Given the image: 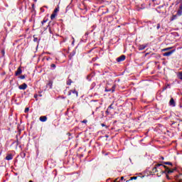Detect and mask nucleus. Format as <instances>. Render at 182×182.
Masks as SVG:
<instances>
[{"label": "nucleus", "instance_id": "nucleus-34", "mask_svg": "<svg viewBox=\"0 0 182 182\" xmlns=\"http://www.w3.org/2000/svg\"><path fill=\"white\" fill-rule=\"evenodd\" d=\"M38 97V95H34V98L36 99Z\"/></svg>", "mask_w": 182, "mask_h": 182}, {"label": "nucleus", "instance_id": "nucleus-42", "mask_svg": "<svg viewBox=\"0 0 182 182\" xmlns=\"http://www.w3.org/2000/svg\"><path fill=\"white\" fill-rule=\"evenodd\" d=\"M50 33H52V31L50 30Z\"/></svg>", "mask_w": 182, "mask_h": 182}, {"label": "nucleus", "instance_id": "nucleus-17", "mask_svg": "<svg viewBox=\"0 0 182 182\" xmlns=\"http://www.w3.org/2000/svg\"><path fill=\"white\" fill-rule=\"evenodd\" d=\"M164 164H166L168 166H173V164L171 162H164Z\"/></svg>", "mask_w": 182, "mask_h": 182}, {"label": "nucleus", "instance_id": "nucleus-29", "mask_svg": "<svg viewBox=\"0 0 182 182\" xmlns=\"http://www.w3.org/2000/svg\"><path fill=\"white\" fill-rule=\"evenodd\" d=\"M1 53H2L3 56H4L5 55V50H2Z\"/></svg>", "mask_w": 182, "mask_h": 182}, {"label": "nucleus", "instance_id": "nucleus-13", "mask_svg": "<svg viewBox=\"0 0 182 182\" xmlns=\"http://www.w3.org/2000/svg\"><path fill=\"white\" fill-rule=\"evenodd\" d=\"M177 16H178L177 14L172 16V17L171 18V21H175V19L177 18Z\"/></svg>", "mask_w": 182, "mask_h": 182}, {"label": "nucleus", "instance_id": "nucleus-18", "mask_svg": "<svg viewBox=\"0 0 182 182\" xmlns=\"http://www.w3.org/2000/svg\"><path fill=\"white\" fill-rule=\"evenodd\" d=\"M21 156L23 158H25L26 156V154H25V152H22V153L21 154Z\"/></svg>", "mask_w": 182, "mask_h": 182}, {"label": "nucleus", "instance_id": "nucleus-30", "mask_svg": "<svg viewBox=\"0 0 182 182\" xmlns=\"http://www.w3.org/2000/svg\"><path fill=\"white\" fill-rule=\"evenodd\" d=\"M105 113H107V114H109L110 112H109V108H107V109L106 110Z\"/></svg>", "mask_w": 182, "mask_h": 182}, {"label": "nucleus", "instance_id": "nucleus-40", "mask_svg": "<svg viewBox=\"0 0 182 182\" xmlns=\"http://www.w3.org/2000/svg\"><path fill=\"white\" fill-rule=\"evenodd\" d=\"M34 1V2H36L38 0H33Z\"/></svg>", "mask_w": 182, "mask_h": 182}, {"label": "nucleus", "instance_id": "nucleus-9", "mask_svg": "<svg viewBox=\"0 0 182 182\" xmlns=\"http://www.w3.org/2000/svg\"><path fill=\"white\" fill-rule=\"evenodd\" d=\"M147 48V45H141L139 46V50H144Z\"/></svg>", "mask_w": 182, "mask_h": 182}, {"label": "nucleus", "instance_id": "nucleus-27", "mask_svg": "<svg viewBox=\"0 0 182 182\" xmlns=\"http://www.w3.org/2000/svg\"><path fill=\"white\" fill-rule=\"evenodd\" d=\"M20 79H21V80L25 79V75H21V76H20Z\"/></svg>", "mask_w": 182, "mask_h": 182}, {"label": "nucleus", "instance_id": "nucleus-2", "mask_svg": "<svg viewBox=\"0 0 182 182\" xmlns=\"http://www.w3.org/2000/svg\"><path fill=\"white\" fill-rule=\"evenodd\" d=\"M28 87V85L26 83H23V85L18 86V89L20 90H25Z\"/></svg>", "mask_w": 182, "mask_h": 182}, {"label": "nucleus", "instance_id": "nucleus-23", "mask_svg": "<svg viewBox=\"0 0 182 182\" xmlns=\"http://www.w3.org/2000/svg\"><path fill=\"white\" fill-rule=\"evenodd\" d=\"M56 12H59V9L58 8H56L55 10H54V14H56Z\"/></svg>", "mask_w": 182, "mask_h": 182}, {"label": "nucleus", "instance_id": "nucleus-37", "mask_svg": "<svg viewBox=\"0 0 182 182\" xmlns=\"http://www.w3.org/2000/svg\"><path fill=\"white\" fill-rule=\"evenodd\" d=\"M112 92H114V87H112Z\"/></svg>", "mask_w": 182, "mask_h": 182}, {"label": "nucleus", "instance_id": "nucleus-6", "mask_svg": "<svg viewBox=\"0 0 182 182\" xmlns=\"http://www.w3.org/2000/svg\"><path fill=\"white\" fill-rule=\"evenodd\" d=\"M12 159H14V156H12V154H9L6 156V160H7L8 161H9L10 160H12Z\"/></svg>", "mask_w": 182, "mask_h": 182}, {"label": "nucleus", "instance_id": "nucleus-1", "mask_svg": "<svg viewBox=\"0 0 182 182\" xmlns=\"http://www.w3.org/2000/svg\"><path fill=\"white\" fill-rule=\"evenodd\" d=\"M164 167L165 168H166V173H168V174H171V173H174V171L176 170V168H174L173 169H170V168H167V166H164Z\"/></svg>", "mask_w": 182, "mask_h": 182}, {"label": "nucleus", "instance_id": "nucleus-41", "mask_svg": "<svg viewBox=\"0 0 182 182\" xmlns=\"http://www.w3.org/2000/svg\"><path fill=\"white\" fill-rule=\"evenodd\" d=\"M153 2L156 1V0H152Z\"/></svg>", "mask_w": 182, "mask_h": 182}, {"label": "nucleus", "instance_id": "nucleus-35", "mask_svg": "<svg viewBox=\"0 0 182 182\" xmlns=\"http://www.w3.org/2000/svg\"><path fill=\"white\" fill-rule=\"evenodd\" d=\"M101 126H102V127H106V125H105V124H102Z\"/></svg>", "mask_w": 182, "mask_h": 182}, {"label": "nucleus", "instance_id": "nucleus-21", "mask_svg": "<svg viewBox=\"0 0 182 182\" xmlns=\"http://www.w3.org/2000/svg\"><path fill=\"white\" fill-rule=\"evenodd\" d=\"M170 49H171V48H164L163 50L166 52V50H170Z\"/></svg>", "mask_w": 182, "mask_h": 182}, {"label": "nucleus", "instance_id": "nucleus-22", "mask_svg": "<svg viewBox=\"0 0 182 182\" xmlns=\"http://www.w3.org/2000/svg\"><path fill=\"white\" fill-rule=\"evenodd\" d=\"M108 109H114L113 107V104H111L109 107Z\"/></svg>", "mask_w": 182, "mask_h": 182}, {"label": "nucleus", "instance_id": "nucleus-20", "mask_svg": "<svg viewBox=\"0 0 182 182\" xmlns=\"http://www.w3.org/2000/svg\"><path fill=\"white\" fill-rule=\"evenodd\" d=\"M29 112V108L28 107H26L24 110V112L25 113H28Z\"/></svg>", "mask_w": 182, "mask_h": 182}, {"label": "nucleus", "instance_id": "nucleus-33", "mask_svg": "<svg viewBox=\"0 0 182 182\" xmlns=\"http://www.w3.org/2000/svg\"><path fill=\"white\" fill-rule=\"evenodd\" d=\"M72 90H70L69 92H68V96H70V95H72Z\"/></svg>", "mask_w": 182, "mask_h": 182}, {"label": "nucleus", "instance_id": "nucleus-5", "mask_svg": "<svg viewBox=\"0 0 182 182\" xmlns=\"http://www.w3.org/2000/svg\"><path fill=\"white\" fill-rule=\"evenodd\" d=\"M21 73H22V68H21V67H19L17 70L16 71V76H19V75H21Z\"/></svg>", "mask_w": 182, "mask_h": 182}, {"label": "nucleus", "instance_id": "nucleus-16", "mask_svg": "<svg viewBox=\"0 0 182 182\" xmlns=\"http://www.w3.org/2000/svg\"><path fill=\"white\" fill-rule=\"evenodd\" d=\"M67 85H68V86H70V85H72V80H68L67 81Z\"/></svg>", "mask_w": 182, "mask_h": 182}, {"label": "nucleus", "instance_id": "nucleus-8", "mask_svg": "<svg viewBox=\"0 0 182 182\" xmlns=\"http://www.w3.org/2000/svg\"><path fill=\"white\" fill-rule=\"evenodd\" d=\"M176 15L178 16H181V15H182V7L181 6L178 10Z\"/></svg>", "mask_w": 182, "mask_h": 182}, {"label": "nucleus", "instance_id": "nucleus-31", "mask_svg": "<svg viewBox=\"0 0 182 182\" xmlns=\"http://www.w3.org/2000/svg\"><path fill=\"white\" fill-rule=\"evenodd\" d=\"M82 123L86 124V123H87V121L86 119H84V120L82 121Z\"/></svg>", "mask_w": 182, "mask_h": 182}, {"label": "nucleus", "instance_id": "nucleus-25", "mask_svg": "<svg viewBox=\"0 0 182 182\" xmlns=\"http://www.w3.org/2000/svg\"><path fill=\"white\" fill-rule=\"evenodd\" d=\"M33 41H34V42H38V38L33 37Z\"/></svg>", "mask_w": 182, "mask_h": 182}, {"label": "nucleus", "instance_id": "nucleus-14", "mask_svg": "<svg viewBox=\"0 0 182 182\" xmlns=\"http://www.w3.org/2000/svg\"><path fill=\"white\" fill-rule=\"evenodd\" d=\"M177 77H178V79L182 80V73H178Z\"/></svg>", "mask_w": 182, "mask_h": 182}, {"label": "nucleus", "instance_id": "nucleus-26", "mask_svg": "<svg viewBox=\"0 0 182 182\" xmlns=\"http://www.w3.org/2000/svg\"><path fill=\"white\" fill-rule=\"evenodd\" d=\"M136 179H137L136 176H134V177L131 178V180H136Z\"/></svg>", "mask_w": 182, "mask_h": 182}, {"label": "nucleus", "instance_id": "nucleus-12", "mask_svg": "<svg viewBox=\"0 0 182 182\" xmlns=\"http://www.w3.org/2000/svg\"><path fill=\"white\" fill-rule=\"evenodd\" d=\"M56 13H53V14H51L50 16V19L53 21V19H55V18H56Z\"/></svg>", "mask_w": 182, "mask_h": 182}, {"label": "nucleus", "instance_id": "nucleus-15", "mask_svg": "<svg viewBox=\"0 0 182 182\" xmlns=\"http://www.w3.org/2000/svg\"><path fill=\"white\" fill-rule=\"evenodd\" d=\"M72 93H73L74 95H76V97H77V96H78V95H79V93L77 92V91H76V90H72Z\"/></svg>", "mask_w": 182, "mask_h": 182}, {"label": "nucleus", "instance_id": "nucleus-38", "mask_svg": "<svg viewBox=\"0 0 182 182\" xmlns=\"http://www.w3.org/2000/svg\"><path fill=\"white\" fill-rule=\"evenodd\" d=\"M160 166H163V164H158L156 167H160Z\"/></svg>", "mask_w": 182, "mask_h": 182}, {"label": "nucleus", "instance_id": "nucleus-39", "mask_svg": "<svg viewBox=\"0 0 182 182\" xmlns=\"http://www.w3.org/2000/svg\"><path fill=\"white\" fill-rule=\"evenodd\" d=\"M121 180H124V177L122 176Z\"/></svg>", "mask_w": 182, "mask_h": 182}, {"label": "nucleus", "instance_id": "nucleus-19", "mask_svg": "<svg viewBox=\"0 0 182 182\" xmlns=\"http://www.w3.org/2000/svg\"><path fill=\"white\" fill-rule=\"evenodd\" d=\"M50 68H53V69H56V65L51 64Z\"/></svg>", "mask_w": 182, "mask_h": 182}, {"label": "nucleus", "instance_id": "nucleus-10", "mask_svg": "<svg viewBox=\"0 0 182 182\" xmlns=\"http://www.w3.org/2000/svg\"><path fill=\"white\" fill-rule=\"evenodd\" d=\"M173 55V51H169L164 53V56H171Z\"/></svg>", "mask_w": 182, "mask_h": 182}, {"label": "nucleus", "instance_id": "nucleus-36", "mask_svg": "<svg viewBox=\"0 0 182 182\" xmlns=\"http://www.w3.org/2000/svg\"><path fill=\"white\" fill-rule=\"evenodd\" d=\"M106 92H112V90H106Z\"/></svg>", "mask_w": 182, "mask_h": 182}, {"label": "nucleus", "instance_id": "nucleus-3", "mask_svg": "<svg viewBox=\"0 0 182 182\" xmlns=\"http://www.w3.org/2000/svg\"><path fill=\"white\" fill-rule=\"evenodd\" d=\"M169 106H171V107H176V102H174V99L171 98L170 100Z\"/></svg>", "mask_w": 182, "mask_h": 182}, {"label": "nucleus", "instance_id": "nucleus-43", "mask_svg": "<svg viewBox=\"0 0 182 182\" xmlns=\"http://www.w3.org/2000/svg\"><path fill=\"white\" fill-rule=\"evenodd\" d=\"M28 182H33V181H29Z\"/></svg>", "mask_w": 182, "mask_h": 182}, {"label": "nucleus", "instance_id": "nucleus-4", "mask_svg": "<svg viewBox=\"0 0 182 182\" xmlns=\"http://www.w3.org/2000/svg\"><path fill=\"white\" fill-rule=\"evenodd\" d=\"M126 59L125 55H121L120 57L117 58V62H123Z\"/></svg>", "mask_w": 182, "mask_h": 182}, {"label": "nucleus", "instance_id": "nucleus-32", "mask_svg": "<svg viewBox=\"0 0 182 182\" xmlns=\"http://www.w3.org/2000/svg\"><path fill=\"white\" fill-rule=\"evenodd\" d=\"M156 29H160V24L159 23L157 24Z\"/></svg>", "mask_w": 182, "mask_h": 182}, {"label": "nucleus", "instance_id": "nucleus-44", "mask_svg": "<svg viewBox=\"0 0 182 182\" xmlns=\"http://www.w3.org/2000/svg\"><path fill=\"white\" fill-rule=\"evenodd\" d=\"M162 159H163V160H164V157H162Z\"/></svg>", "mask_w": 182, "mask_h": 182}, {"label": "nucleus", "instance_id": "nucleus-7", "mask_svg": "<svg viewBox=\"0 0 182 182\" xmlns=\"http://www.w3.org/2000/svg\"><path fill=\"white\" fill-rule=\"evenodd\" d=\"M52 86H53V82L52 81H49L46 85V87H48V89H52Z\"/></svg>", "mask_w": 182, "mask_h": 182}, {"label": "nucleus", "instance_id": "nucleus-28", "mask_svg": "<svg viewBox=\"0 0 182 182\" xmlns=\"http://www.w3.org/2000/svg\"><path fill=\"white\" fill-rule=\"evenodd\" d=\"M72 39L73 40V42H72V45H74V43H75V38L72 37Z\"/></svg>", "mask_w": 182, "mask_h": 182}, {"label": "nucleus", "instance_id": "nucleus-24", "mask_svg": "<svg viewBox=\"0 0 182 182\" xmlns=\"http://www.w3.org/2000/svg\"><path fill=\"white\" fill-rule=\"evenodd\" d=\"M46 22H48L47 20H43V21L41 22V23H42V25H43L44 23H46Z\"/></svg>", "mask_w": 182, "mask_h": 182}, {"label": "nucleus", "instance_id": "nucleus-11", "mask_svg": "<svg viewBox=\"0 0 182 182\" xmlns=\"http://www.w3.org/2000/svg\"><path fill=\"white\" fill-rule=\"evenodd\" d=\"M48 120V117L43 116L40 117V122H46Z\"/></svg>", "mask_w": 182, "mask_h": 182}]
</instances>
